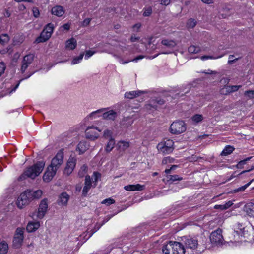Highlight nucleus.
Returning <instances> with one entry per match:
<instances>
[{
  "label": "nucleus",
  "instance_id": "1",
  "mask_svg": "<svg viewBox=\"0 0 254 254\" xmlns=\"http://www.w3.org/2000/svg\"><path fill=\"white\" fill-rule=\"evenodd\" d=\"M44 166V162L41 161L37 162L33 165L27 168L23 173L18 177V180L19 181H23L27 178L34 179L42 172Z\"/></svg>",
  "mask_w": 254,
  "mask_h": 254
},
{
  "label": "nucleus",
  "instance_id": "2",
  "mask_svg": "<svg viewBox=\"0 0 254 254\" xmlns=\"http://www.w3.org/2000/svg\"><path fill=\"white\" fill-rule=\"evenodd\" d=\"M174 142L172 140L167 139L158 144L157 148L160 152L169 154L174 150Z\"/></svg>",
  "mask_w": 254,
  "mask_h": 254
},
{
  "label": "nucleus",
  "instance_id": "3",
  "mask_svg": "<svg viewBox=\"0 0 254 254\" xmlns=\"http://www.w3.org/2000/svg\"><path fill=\"white\" fill-rule=\"evenodd\" d=\"M24 228L18 227L16 229L13 240V246L15 248H20L23 242Z\"/></svg>",
  "mask_w": 254,
  "mask_h": 254
},
{
  "label": "nucleus",
  "instance_id": "4",
  "mask_svg": "<svg viewBox=\"0 0 254 254\" xmlns=\"http://www.w3.org/2000/svg\"><path fill=\"white\" fill-rule=\"evenodd\" d=\"M186 130V124L183 121L173 122L170 126V132L174 134H180Z\"/></svg>",
  "mask_w": 254,
  "mask_h": 254
},
{
  "label": "nucleus",
  "instance_id": "5",
  "mask_svg": "<svg viewBox=\"0 0 254 254\" xmlns=\"http://www.w3.org/2000/svg\"><path fill=\"white\" fill-rule=\"evenodd\" d=\"M64 161V152L60 150L51 161V164L49 166L50 169H54L57 171L62 165Z\"/></svg>",
  "mask_w": 254,
  "mask_h": 254
},
{
  "label": "nucleus",
  "instance_id": "6",
  "mask_svg": "<svg viewBox=\"0 0 254 254\" xmlns=\"http://www.w3.org/2000/svg\"><path fill=\"white\" fill-rule=\"evenodd\" d=\"M64 161V152L60 150L51 161V164L49 166L50 169H54L57 171L62 165Z\"/></svg>",
  "mask_w": 254,
  "mask_h": 254
},
{
  "label": "nucleus",
  "instance_id": "7",
  "mask_svg": "<svg viewBox=\"0 0 254 254\" xmlns=\"http://www.w3.org/2000/svg\"><path fill=\"white\" fill-rule=\"evenodd\" d=\"M210 240L211 243L213 245H219L222 244L223 237L221 229L218 228L212 232L210 236Z\"/></svg>",
  "mask_w": 254,
  "mask_h": 254
},
{
  "label": "nucleus",
  "instance_id": "8",
  "mask_svg": "<svg viewBox=\"0 0 254 254\" xmlns=\"http://www.w3.org/2000/svg\"><path fill=\"white\" fill-rule=\"evenodd\" d=\"M31 201L28 193L26 190L18 197L16 202L17 206L19 208L22 209L24 206L28 204Z\"/></svg>",
  "mask_w": 254,
  "mask_h": 254
},
{
  "label": "nucleus",
  "instance_id": "9",
  "mask_svg": "<svg viewBox=\"0 0 254 254\" xmlns=\"http://www.w3.org/2000/svg\"><path fill=\"white\" fill-rule=\"evenodd\" d=\"M48 205V199L47 198H44L41 201L38 211L36 212V217L38 219H41L44 217L47 211Z\"/></svg>",
  "mask_w": 254,
  "mask_h": 254
},
{
  "label": "nucleus",
  "instance_id": "10",
  "mask_svg": "<svg viewBox=\"0 0 254 254\" xmlns=\"http://www.w3.org/2000/svg\"><path fill=\"white\" fill-rule=\"evenodd\" d=\"M101 131L94 126L88 127L85 130V135L87 138L91 140H94L99 136L98 132Z\"/></svg>",
  "mask_w": 254,
  "mask_h": 254
},
{
  "label": "nucleus",
  "instance_id": "11",
  "mask_svg": "<svg viewBox=\"0 0 254 254\" xmlns=\"http://www.w3.org/2000/svg\"><path fill=\"white\" fill-rule=\"evenodd\" d=\"M168 248H171L173 252L171 254H184L186 249L179 242L174 241L173 247L168 246Z\"/></svg>",
  "mask_w": 254,
  "mask_h": 254
},
{
  "label": "nucleus",
  "instance_id": "12",
  "mask_svg": "<svg viewBox=\"0 0 254 254\" xmlns=\"http://www.w3.org/2000/svg\"><path fill=\"white\" fill-rule=\"evenodd\" d=\"M34 58V55L32 54H29L23 57L21 71L23 73L27 68L28 66L32 63Z\"/></svg>",
  "mask_w": 254,
  "mask_h": 254
},
{
  "label": "nucleus",
  "instance_id": "13",
  "mask_svg": "<svg viewBox=\"0 0 254 254\" xmlns=\"http://www.w3.org/2000/svg\"><path fill=\"white\" fill-rule=\"evenodd\" d=\"M184 244L186 249L194 250L198 246V240L195 238L184 237Z\"/></svg>",
  "mask_w": 254,
  "mask_h": 254
},
{
  "label": "nucleus",
  "instance_id": "14",
  "mask_svg": "<svg viewBox=\"0 0 254 254\" xmlns=\"http://www.w3.org/2000/svg\"><path fill=\"white\" fill-rule=\"evenodd\" d=\"M76 159L75 158L71 156L69 157L64 171V174L69 175L72 172L76 165Z\"/></svg>",
  "mask_w": 254,
  "mask_h": 254
},
{
  "label": "nucleus",
  "instance_id": "15",
  "mask_svg": "<svg viewBox=\"0 0 254 254\" xmlns=\"http://www.w3.org/2000/svg\"><path fill=\"white\" fill-rule=\"evenodd\" d=\"M57 171L54 169H50V167H48L43 176V179L45 182H49L56 175Z\"/></svg>",
  "mask_w": 254,
  "mask_h": 254
},
{
  "label": "nucleus",
  "instance_id": "16",
  "mask_svg": "<svg viewBox=\"0 0 254 254\" xmlns=\"http://www.w3.org/2000/svg\"><path fill=\"white\" fill-rule=\"evenodd\" d=\"M164 104V101L161 99L157 98L156 99L152 100L150 103L146 105V108L147 110H152V109L156 110L158 106L162 105Z\"/></svg>",
  "mask_w": 254,
  "mask_h": 254
},
{
  "label": "nucleus",
  "instance_id": "17",
  "mask_svg": "<svg viewBox=\"0 0 254 254\" xmlns=\"http://www.w3.org/2000/svg\"><path fill=\"white\" fill-rule=\"evenodd\" d=\"M92 187L91 178L90 176L86 175L85 176L84 186L82 190V196L84 197L86 196L87 193L89 191Z\"/></svg>",
  "mask_w": 254,
  "mask_h": 254
},
{
  "label": "nucleus",
  "instance_id": "18",
  "mask_svg": "<svg viewBox=\"0 0 254 254\" xmlns=\"http://www.w3.org/2000/svg\"><path fill=\"white\" fill-rule=\"evenodd\" d=\"M69 199V195L65 192H62L58 197L57 203L59 205L66 206Z\"/></svg>",
  "mask_w": 254,
  "mask_h": 254
},
{
  "label": "nucleus",
  "instance_id": "19",
  "mask_svg": "<svg viewBox=\"0 0 254 254\" xmlns=\"http://www.w3.org/2000/svg\"><path fill=\"white\" fill-rule=\"evenodd\" d=\"M31 200L39 199L42 195V191L41 190H27Z\"/></svg>",
  "mask_w": 254,
  "mask_h": 254
},
{
  "label": "nucleus",
  "instance_id": "20",
  "mask_svg": "<svg viewBox=\"0 0 254 254\" xmlns=\"http://www.w3.org/2000/svg\"><path fill=\"white\" fill-rule=\"evenodd\" d=\"M103 118L107 120L114 121L117 117V113L113 110L102 113Z\"/></svg>",
  "mask_w": 254,
  "mask_h": 254
},
{
  "label": "nucleus",
  "instance_id": "21",
  "mask_svg": "<svg viewBox=\"0 0 254 254\" xmlns=\"http://www.w3.org/2000/svg\"><path fill=\"white\" fill-rule=\"evenodd\" d=\"M127 191L142 190L144 189L145 186L137 184L136 185H128L124 187Z\"/></svg>",
  "mask_w": 254,
  "mask_h": 254
},
{
  "label": "nucleus",
  "instance_id": "22",
  "mask_svg": "<svg viewBox=\"0 0 254 254\" xmlns=\"http://www.w3.org/2000/svg\"><path fill=\"white\" fill-rule=\"evenodd\" d=\"M51 35L49 32L43 30L40 36L36 38V42L37 43L44 42L51 37Z\"/></svg>",
  "mask_w": 254,
  "mask_h": 254
},
{
  "label": "nucleus",
  "instance_id": "23",
  "mask_svg": "<svg viewBox=\"0 0 254 254\" xmlns=\"http://www.w3.org/2000/svg\"><path fill=\"white\" fill-rule=\"evenodd\" d=\"M51 12L53 15L58 17H61L64 14V10L63 7L62 6H56L52 8Z\"/></svg>",
  "mask_w": 254,
  "mask_h": 254
},
{
  "label": "nucleus",
  "instance_id": "24",
  "mask_svg": "<svg viewBox=\"0 0 254 254\" xmlns=\"http://www.w3.org/2000/svg\"><path fill=\"white\" fill-rule=\"evenodd\" d=\"M40 227L39 222H29L26 227V230L28 232H33L37 230Z\"/></svg>",
  "mask_w": 254,
  "mask_h": 254
},
{
  "label": "nucleus",
  "instance_id": "25",
  "mask_svg": "<svg viewBox=\"0 0 254 254\" xmlns=\"http://www.w3.org/2000/svg\"><path fill=\"white\" fill-rule=\"evenodd\" d=\"M244 211L250 217H254V203L250 202L246 204L244 207Z\"/></svg>",
  "mask_w": 254,
  "mask_h": 254
},
{
  "label": "nucleus",
  "instance_id": "26",
  "mask_svg": "<svg viewBox=\"0 0 254 254\" xmlns=\"http://www.w3.org/2000/svg\"><path fill=\"white\" fill-rule=\"evenodd\" d=\"M143 91L140 90L126 92L125 93V97L126 98L132 99L135 97L139 96L141 94L143 93Z\"/></svg>",
  "mask_w": 254,
  "mask_h": 254
},
{
  "label": "nucleus",
  "instance_id": "27",
  "mask_svg": "<svg viewBox=\"0 0 254 254\" xmlns=\"http://www.w3.org/2000/svg\"><path fill=\"white\" fill-rule=\"evenodd\" d=\"M89 148V144L85 141H80L77 146L79 154H83Z\"/></svg>",
  "mask_w": 254,
  "mask_h": 254
},
{
  "label": "nucleus",
  "instance_id": "28",
  "mask_svg": "<svg viewBox=\"0 0 254 254\" xmlns=\"http://www.w3.org/2000/svg\"><path fill=\"white\" fill-rule=\"evenodd\" d=\"M106 110V108H101L99 110H97L95 111H93L90 114H89L87 117L86 118L88 119H95L97 117H100L102 114V113Z\"/></svg>",
  "mask_w": 254,
  "mask_h": 254
},
{
  "label": "nucleus",
  "instance_id": "29",
  "mask_svg": "<svg viewBox=\"0 0 254 254\" xmlns=\"http://www.w3.org/2000/svg\"><path fill=\"white\" fill-rule=\"evenodd\" d=\"M77 46V41L75 39L71 38L66 42V48L69 50L74 49Z\"/></svg>",
  "mask_w": 254,
  "mask_h": 254
},
{
  "label": "nucleus",
  "instance_id": "30",
  "mask_svg": "<svg viewBox=\"0 0 254 254\" xmlns=\"http://www.w3.org/2000/svg\"><path fill=\"white\" fill-rule=\"evenodd\" d=\"M118 146L120 151H124L129 147V142L120 141L118 143Z\"/></svg>",
  "mask_w": 254,
  "mask_h": 254
},
{
  "label": "nucleus",
  "instance_id": "31",
  "mask_svg": "<svg viewBox=\"0 0 254 254\" xmlns=\"http://www.w3.org/2000/svg\"><path fill=\"white\" fill-rule=\"evenodd\" d=\"M236 228L239 229V230L234 231V236L235 237L236 235L238 236V237L240 236H242V235L244 234L243 230L244 229L242 224L240 223V222H238L236 225Z\"/></svg>",
  "mask_w": 254,
  "mask_h": 254
},
{
  "label": "nucleus",
  "instance_id": "32",
  "mask_svg": "<svg viewBox=\"0 0 254 254\" xmlns=\"http://www.w3.org/2000/svg\"><path fill=\"white\" fill-rule=\"evenodd\" d=\"M8 250L7 242L3 241L0 243V254H6Z\"/></svg>",
  "mask_w": 254,
  "mask_h": 254
},
{
  "label": "nucleus",
  "instance_id": "33",
  "mask_svg": "<svg viewBox=\"0 0 254 254\" xmlns=\"http://www.w3.org/2000/svg\"><path fill=\"white\" fill-rule=\"evenodd\" d=\"M161 43L169 48H172L176 46V43L173 40H169L168 39H163L161 41Z\"/></svg>",
  "mask_w": 254,
  "mask_h": 254
},
{
  "label": "nucleus",
  "instance_id": "34",
  "mask_svg": "<svg viewBox=\"0 0 254 254\" xmlns=\"http://www.w3.org/2000/svg\"><path fill=\"white\" fill-rule=\"evenodd\" d=\"M134 120L132 117H127L124 118L122 121V124L126 127L130 126L133 123Z\"/></svg>",
  "mask_w": 254,
  "mask_h": 254
},
{
  "label": "nucleus",
  "instance_id": "35",
  "mask_svg": "<svg viewBox=\"0 0 254 254\" xmlns=\"http://www.w3.org/2000/svg\"><path fill=\"white\" fill-rule=\"evenodd\" d=\"M173 242L170 241L166 245H163L162 247V251L165 254H171L173 252L172 251L171 248H168V246H170L171 247H173Z\"/></svg>",
  "mask_w": 254,
  "mask_h": 254
},
{
  "label": "nucleus",
  "instance_id": "36",
  "mask_svg": "<svg viewBox=\"0 0 254 254\" xmlns=\"http://www.w3.org/2000/svg\"><path fill=\"white\" fill-rule=\"evenodd\" d=\"M234 148L230 145L226 146L221 153V156H227L230 154L234 151Z\"/></svg>",
  "mask_w": 254,
  "mask_h": 254
},
{
  "label": "nucleus",
  "instance_id": "37",
  "mask_svg": "<svg viewBox=\"0 0 254 254\" xmlns=\"http://www.w3.org/2000/svg\"><path fill=\"white\" fill-rule=\"evenodd\" d=\"M254 181V179L251 180L249 183L245 184V185H244L242 187H240L238 188L234 189V190H233L232 191L234 193L244 191L245 190V189L247 188H248Z\"/></svg>",
  "mask_w": 254,
  "mask_h": 254
},
{
  "label": "nucleus",
  "instance_id": "38",
  "mask_svg": "<svg viewBox=\"0 0 254 254\" xmlns=\"http://www.w3.org/2000/svg\"><path fill=\"white\" fill-rule=\"evenodd\" d=\"M197 23V22L195 19L190 18L187 22L186 26L188 29H192L196 25Z\"/></svg>",
  "mask_w": 254,
  "mask_h": 254
},
{
  "label": "nucleus",
  "instance_id": "39",
  "mask_svg": "<svg viewBox=\"0 0 254 254\" xmlns=\"http://www.w3.org/2000/svg\"><path fill=\"white\" fill-rule=\"evenodd\" d=\"M115 144V142L114 139L113 138H110L106 145L105 149L106 151L107 152H110V151H111L113 148L114 147Z\"/></svg>",
  "mask_w": 254,
  "mask_h": 254
},
{
  "label": "nucleus",
  "instance_id": "40",
  "mask_svg": "<svg viewBox=\"0 0 254 254\" xmlns=\"http://www.w3.org/2000/svg\"><path fill=\"white\" fill-rule=\"evenodd\" d=\"M183 179L182 177H179L178 175H167L166 176V180L168 182L171 181L173 182L176 181H181Z\"/></svg>",
  "mask_w": 254,
  "mask_h": 254
},
{
  "label": "nucleus",
  "instance_id": "41",
  "mask_svg": "<svg viewBox=\"0 0 254 254\" xmlns=\"http://www.w3.org/2000/svg\"><path fill=\"white\" fill-rule=\"evenodd\" d=\"M9 40L10 38L7 34H3L0 35V43L2 45L7 43Z\"/></svg>",
  "mask_w": 254,
  "mask_h": 254
},
{
  "label": "nucleus",
  "instance_id": "42",
  "mask_svg": "<svg viewBox=\"0 0 254 254\" xmlns=\"http://www.w3.org/2000/svg\"><path fill=\"white\" fill-rule=\"evenodd\" d=\"M144 58V56H143V55H139V56L136 57V58H135L131 60L124 61L122 59H119V62H120V63L122 64H127V63H129L130 62H131V61L136 62L138 60L142 59Z\"/></svg>",
  "mask_w": 254,
  "mask_h": 254
},
{
  "label": "nucleus",
  "instance_id": "43",
  "mask_svg": "<svg viewBox=\"0 0 254 254\" xmlns=\"http://www.w3.org/2000/svg\"><path fill=\"white\" fill-rule=\"evenodd\" d=\"M252 158V157H247L246 158V159L243 160H241L240 161H239L238 164L236 165V167L238 169H241V168H243V166L246 164V163L249 161L251 158Z\"/></svg>",
  "mask_w": 254,
  "mask_h": 254
},
{
  "label": "nucleus",
  "instance_id": "44",
  "mask_svg": "<svg viewBox=\"0 0 254 254\" xmlns=\"http://www.w3.org/2000/svg\"><path fill=\"white\" fill-rule=\"evenodd\" d=\"M203 116L200 114H195L191 117L192 121L195 123L201 122L203 120Z\"/></svg>",
  "mask_w": 254,
  "mask_h": 254
},
{
  "label": "nucleus",
  "instance_id": "45",
  "mask_svg": "<svg viewBox=\"0 0 254 254\" xmlns=\"http://www.w3.org/2000/svg\"><path fill=\"white\" fill-rule=\"evenodd\" d=\"M200 51V49L199 47H196L194 45L190 46L188 48V52L190 53H198Z\"/></svg>",
  "mask_w": 254,
  "mask_h": 254
},
{
  "label": "nucleus",
  "instance_id": "46",
  "mask_svg": "<svg viewBox=\"0 0 254 254\" xmlns=\"http://www.w3.org/2000/svg\"><path fill=\"white\" fill-rule=\"evenodd\" d=\"M87 167L86 165H83L78 172V175L80 177H83L85 176L87 171Z\"/></svg>",
  "mask_w": 254,
  "mask_h": 254
},
{
  "label": "nucleus",
  "instance_id": "47",
  "mask_svg": "<svg viewBox=\"0 0 254 254\" xmlns=\"http://www.w3.org/2000/svg\"><path fill=\"white\" fill-rule=\"evenodd\" d=\"M83 56H84V53H83L80 54L79 56L76 57L74 58L73 59V60L72 61V62H71V64H78V63L80 62V61L82 60V59H83Z\"/></svg>",
  "mask_w": 254,
  "mask_h": 254
},
{
  "label": "nucleus",
  "instance_id": "48",
  "mask_svg": "<svg viewBox=\"0 0 254 254\" xmlns=\"http://www.w3.org/2000/svg\"><path fill=\"white\" fill-rule=\"evenodd\" d=\"M54 28V24L50 23L46 25V26L44 28L43 30L47 31V32H49L51 34H52V33L53 32Z\"/></svg>",
  "mask_w": 254,
  "mask_h": 254
},
{
  "label": "nucleus",
  "instance_id": "49",
  "mask_svg": "<svg viewBox=\"0 0 254 254\" xmlns=\"http://www.w3.org/2000/svg\"><path fill=\"white\" fill-rule=\"evenodd\" d=\"M119 246V245L118 244H115L109 245L104 250V254H106L109 253L114 247H117Z\"/></svg>",
  "mask_w": 254,
  "mask_h": 254
},
{
  "label": "nucleus",
  "instance_id": "50",
  "mask_svg": "<svg viewBox=\"0 0 254 254\" xmlns=\"http://www.w3.org/2000/svg\"><path fill=\"white\" fill-rule=\"evenodd\" d=\"M115 202V200L112 198H109L104 199L102 201V204H106L107 206L110 205L112 204H114Z\"/></svg>",
  "mask_w": 254,
  "mask_h": 254
},
{
  "label": "nucleus",
  "instance_id": "51",
  "mask_svg": "<svg viewBox=\"0 0 254 254\" xmlns=\"http://www.w3.org/2000/svg\"><path fill=\"white\" fill-rule=\"evenodd\" d=\"M112 131L109 129H106L104 132V137L106 138H111L112 135Z\"/></svg>",
  "mask_w": 254,
  "mask_h": 254
},
{
  "label": "nucleus",
  "instance_id": "52",
  "mask_svg": "<svg viewBox=\"0 0 254 254\" xmlns=\"http://www.w3.org/2000/svg\"><path fill=\"white\" fill-rule=\"evenodd\" d=\"M152 12V10L151 7H148L147 8L144 9V12L143 15L145 17L149 16L151 15Z\"/></svg>",
  "mask_w": 254,
  "mask_h": 254
},
{
  "label": "nucleus",
  "instance_id": "53",
  "mask_svg": "<svg viewBox=\"0 0 254 254\" xmlns=\"http://www.w3.org/2000/svg\"><path fill=\"white\" fill-rule=\"evenodd\" d=\"M234 57V56L233 55H229V60L228 61V64H233L240 58V57H238V58L233 59Z\"/></svg>",
  "mask_w": 254,
  "mask_h": 254
},
{
  "label": "nucleus",
  "instance_id": "54",
  "mask_svg": "<svg viewBox=\"0 0 254 254\" xmlns=\"http://www.w3.org/2000/svg\"><path fill=\"white\" fill-rule=\"evenodd\" d=\"M244 94L250 99L254 98V90L246 91Z\"/></svg>",
  "mask_w": 254,
  "mask_h": 254
},
{
  "label": "nucleus",
  "instance_id": "55",
  "mask_svg": "<svg viewBox=\"0 0 254 254\" xmlns=\"http://www.w3.org/2000/svg\"><path fill=\"white\" fill-rule=\"evenodd\" d=\"M5 70V65L3 62H0V76L4 73Z\"/></svg>",
  "mask_w": 254,
  "mask_h": 254
},
{
  "label": "nucleus",
  "instance_id": "56",
  "mask_svg": "<svg viewBox=\"0 0 254 254\" xmlns=\"http://www.w3.org/2000/svg\"><path fill=\"white\" fill-rule=\"evenodd\" d=\"M95 53V51H92L91 50L86 51L85 55V59H88Z\"/></svg>",
  "mask_w": 254,
  "mask_h": 254
},
{
  "label": "nucleus",
  "instance_id": "57",
  "mask_svg": "<svg viewBox=\"0 0 254 254\" xmlns=\"http://www.w3.org/2000/svg\"><path fill=\"white\" fill-rule=\"evenodd\" d=\"M230 87L231 92L233 93L238 91L242 87V85H232Z\"/></svg>",
  "mask_w": 254,
  "mask_h": 254
},
{
  "label": "nucleus",
  "instance_id": "58",
  "mask_svg": "<svg viewBox=\"0 0 254 254\" xmlns=\"http://www.w3.org/2000/svg\"><path fill=\"white\" fill-rule=\"evenodd\" d=\"M91 18H86L85 19L83 22H82V26L84 27H86L88 25H89L90 22H91Z\"/></svg>",
  "mask_w": 254,
  "mask_h": 254
},
{
  "label": "nucleus",
  "instance_id": "59",
  "mask_svg": "<svg viewBox=\"0 0 254 254\" xmlns=\"http://www.w3.org/2000/svg\"><path fill=\"white\" fill-rule=\"evenodd\" d=\"M93 176L94 179V181L95 182H97L98 179L100 178L101 177V174L97 172H94L93 173Z\"/></svg>",
  "mask_w": 254,
  "mask_h": 254
},
{
  "label": "nucleus",
  "instance_id": "60",
  "mask_svg": "<svg viewBox=\"0 0 254 254\" xmlns=\"http://www.w3.org/2000/svg\"><path fill=\"white\" fill-rule=\"evenodd\" d=\"M33 15L35 17H38L39 16V11L37 7H34L32 9Z\"/></svg>",
  "mask_w": 254,
  "mask_h": 254
},
{
  "label": "nucleus",
  "instance_id": "61",
  "mask_svg": "<svg viewBox=\"0 0 254 254\" xmlns=\"http://www.w3.org/2000/svg\"><path fill=\"white\" fill-rule=\"evenodd\" d=\"M220 93L221 94H222V95H228V92L226 88V85H225L223 88H221L220 90Z\"/></svg>",
  "mask_w": 254,
  "mask_h": 254
},
{
  "label": "nucleus",
  "instance_id": "62",
  "mask_svg": "<svg viewBox=\"0 0 254 254\" xmlns=\"http://www.w3.org/2000/svg\"><path fill=\"white\" fill-rule=\"evenodd\" d=\"M170 3V0H161V4L165 6L168 5Z\"/></svg>",
  "mask_w": 254,
  "mask_h": 254
},
{
  "label": "nucleus",
  "instance_id": "63",
  "mask_svg": "<svg viewBox=\"0 0 254 254\" xmlns=\"http://www.w3.org/2000/svg\"><path fill=\"white\" fill-rule=\"evenodd\" d=\"M22 80V79H21L19 81V82L17 83V84L11 89V90L10 92V93L15 91L16 90V89L18 87L20 82Z\"/></svg>",
  "mask_w": 254,
  "mask_h": 254
},
{
  "label": "nucleus",
  "instance_id": "64",
  "mask_svg": "<svg viewBox=\"0 0 254 254\" xmlns=\"http://www.w3.org/2000/svg\"><path fill=\"white\" fill-rule=\"evenodd\" d=\"M139 37H135V36H131L130 37V41L132 42H135L139 39Z\"/></svg>",
  "mask_w": 254,
  "mask_h": 254
}]
</instances>
